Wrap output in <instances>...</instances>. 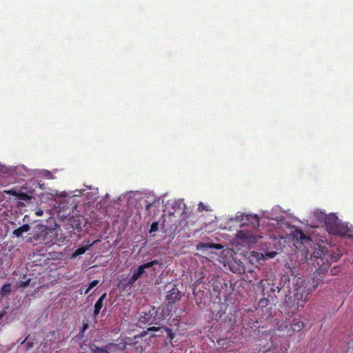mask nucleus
<instances>
[{
    "label": "nucleus",
    "mask_w": 353,
    "mask_h": 353,
    "mask_svg": "<svg viewBox=\"0 0 353 353\" xmlns=\"http://www.w3.org/2000/svg\"><path fill=\"white\" fill-rule=\"evenodd\" d=\"M314 288V281L311 282L301 277H294L293 288L289 290V292H293L294 295L285 299L287 312L294 314L299 307H303L308 300L309 294Z\"/></svg>",
    "instance_id": "1"
},
{
    "label": "nucleus",
    "mask_w": 353,
    "mask_h": 353,
    "mask_svg": "<svg viewBox=\"0 0 353 353\" xmlns=\"http://www.w3.org/2000/svg\"><path fill=\"white\" fill-rule=\"evenodd\" d=\"M341 256L339 252L330 250L327 247L321 245L315 248L313 252L314 263L322 270L327 269L332 263L337 261Z\"/></svg>",
    "instance_id": "2"
},
{
    "label": "nucleus",
    "mask_w": 353,
    "mask_h": 353,
    "mask_svg": "<svg viewBox=\"0 0 353 353\" xmlns=\"http://www.w3.org/2000/svg\"><path fill=\"white\" fill-rule=\"evenodd\" d=\"M319 219H324V223L326 230L331 234L337 236H345L350 231L348 226L342 223L338 216L333 213L325 215L321 212L317 214Z\"/></svg>",
    "instance_id": "3"
},
{
    "label": "nucleus",
    "mask_w": 353,
    "mask_h": 353,
    "mask_svg": "<svg viewBox=\"0 0 353 353\" xmlns=\"http://www.w3.org/2000/svg\"><path fill=\"white\" fill-rule=\"evenodd\" d=\"M278 330L287 336H292L295 332L301 331L304 327V323L298 319H294L290 323L287 322H281L280 324L277 323Z\"/></svg>",
    "instance_id": "4"
},
{
    "label": "nucleus",
    "mask_w": 353,
    "mask_h": 353,
    "mask_svg": "<svg viewBox=\"0 0 353 353\" xmlns=\"http://www.w3.org/2000/svg\"><path fill=\"white\" fill-rule=\"evenodd\" d=\"M50 230L48 229L46 226L42 224H38L32 232L30 234L32 235L29 237L28 241L30 243L39 242V243H48V241H46L47 235L49 234Z\"/></svg>",
    "instance_id": "5"
},
{
    "label": "nucleus",
    "mask_w": 353,
    "mask_h": 353,
    "mask_svg": "<svg viewBox=\"0 0 353 353\" xmlns=\"http://www.w3.org/2000/svg\"><path fill=\"white\" fill-rule=\"evenodd\" d=\"M236 237L242 240L243 243L248 246H252L255 244L259 239H261V236L255 235L252 232L247 230H241L237 232Z\"/></svg>",
    "instance_id": "6"
},
{
    "label": "nucleus",
    "mask_w": 353,
    "mask_h": 353,
    "mask_svg": "<svg viewBox=\"0 0 353 353\" xmlns=\"http://www.w3.org/2000/svg\"><path fill=\"white\" fill-rule=\"evenodd\" d=\"M159 264V261L157 259L141 264L137 269H134L132 271V275L131 276L136 282L139 279L141 278L144 274L146 273L145 269L152 268L154 265Z\"/></svg>",
    "instance_id": "7"
},
{
    "label": "nucleus",
    "mask_w": 353,
    "mask_h": 353,
    "mask_svg": "<svg viewBox=\"0 0 353 353\" xmlns=\"http://www.w3.org/2000/svg\"><path fill=\"white\" fill-rule=\"evenodd\" d=\"M118 349V345L114 343H108L103 347H99L95 344L90 345V353H111L115 352Z\"/></svg>",
    "instance_id": "8"
},
{
    "label": "nucleus",
    "mask_w": 353,
    "mask_h": 353,
    "mask_svg": "<svg viewBox=\"0 0 353 353\" xmlns=\"http://www.w3.org/2000/svg\"><path fill=\"white\" fill-rule=\"evenodd\" d=\"M181 299V292L175 286L167 292L166 300L168 304H175Z\"/></svg>",
    "instance_id": "9"
},
{
    "label": "nucleus",
    "mask_w": 353,
    "mask_h": 353,
    "mask_svg": "<svg viewBox=\"0 0 353 353\" xmlns=\"http://www.w3.org/2000/svg\"><path fill=\"white\" fill-rule=\"evenodd\" d=\"M294 236L297 239L296 247L301 249V246L298 247L297 244H302L305 248L307 245H311L312 239L310 236H306L302 231L299 230L295 233Z\"/></svg>",
    "instance_id": "10"
},
{
    "label": "nucleus",
    "mask_w": 353,
    "mask_h": 353,
    "mask_svg": "<svg viewBox=\"0 0 353 353\" xmlns=\"http://www.w3.org/2000/svg\"><path fill=\"white\" fill-rule=\"evenodd\" d=\"M134 280L132 276L125 277L119 280L117 286L121 291H125L128 289L131 288L134 285Z\"/></svg>",
    "instance_id": "11"
},
{
    "label": "nucleus",
    "mask_w": 353,
    "mask_h": 353,
    "mask_svg": "<svg viewBox=\"0 0 353 353\" xmlns=\"http://www.w3.org/2000/svg\"><path fill=\"white\" fill-rule=\"evenodd\" d=\"M154 307H150L142 311L140 314L139 321L142 323L149 322L154 313Z\"/></svg>",
    "instance_id": "12"
},
{
    "label": "nucleus",
    "mask_w": 353,
    "mask_h": 353,
    "mask_svg": "<svg viewBox=\"0 0 353 353\" xmlns=\"http://www.w3.org/2000/svg\"><path fill=\"white\" fill-rule=\"evenodd\" d=\"M106 293H103L95 303L93 312V316L94 318H97L99 314L100 311L103 306V301L106 298Z\"/></svg>",
    "instance_id": "13"
},
{
    "label": "nucleus",
    "mask_w": 353,
    "mask_h": 353,
    "mask_svg": "<svg viewBox=\"0 0 353 353\" xmlns=\"http://www.w3.org/2000/svg\"><path fill=\"white\" fill-rule=\"evenodd\" d=\"M218 345L224 350L231 352L230 347L233 346L234 342L228 339H220L217 341Z\"/></svg>",
    "instance_id": "14"
},
{
    "label": "nucleus",
    "mask_w": 353,
    "mask_h": 353,
    "mask_svg": "<svg viewBox=\"0 0 353 353\" xmlns=\"http://www.w3.org/2000/svg\"><path fill=\"white\" fill-rule=\"evenodd\" d=\"M222 246L220 244L214 243H200L197 245V250H208L210 248H214L216 250L221 249Z\"/></svg>",
    "instance_id": "15"
},
{
    "label": "nucleus",
    "mask_w": 353,
    "mask_h": 353,
    "mask_svg": "<svg viewBox=\"0 0 353 353\" xmlns=\"http://www.w3.org/2000/svg\"><path fill=\"white\" fill-rule=\"evenodd\" d=\"M96 241L92 242L86 247H79L71 255V259H75L79 255L84 254L87 250H90Z\"/></svg>",
    "instance_id": "16"
},
{
    "label": "nucleus",
    "mask_w": 353,
    "mask_h": 353,
    "mask_svg": "<svg viewBox=\"0 0 353 353\" xmlns=\"http://www.w3.org/2000/svg\"><path fill=\"white\" fill-rule=\"evenodd\" d=\"M30 230V226L28 224H24L19 228L15 229L12 234L14 236L17 237H20L22 236V234L25 232H28Z\"/></svg>",
    "instance_id": "17"
},
{
    "label": "nucleus",
    "mask_w": 353,
    "mask_h": 353,
    "mask_svg": "<svg viewBox=\"0 0 353 353\" xmlns=\"http://www.w3.org/2000/svg\"><path fill=\"white\" fill-rule=\"evenodd\" d=\"M247 219L248 221H250L251 224L253 225L254 228H256V226L259 225V216L255 215H247Z\"/></svg>",
    "instance_id": "18"
},
{
    "label": "nucleus",
    "mask_w": 353,
    "mask_h": 353,
    "mask_svg": "<svg viewBox=\"0 0 353 353\" xmlns=\"http://www.w3.org/2000/svg\"><path fill=\"white\" fill-rule=\"evenodd\" d=\"M11 292V285L10 283L4 284L0 290V294L1 296H5L9 294Z\"/></svg>",
    "instance_id": "19"
},
{
    "label": "nucleus",
    "mask_w": 353,
    "mask_h": 353,
    "mask_svg": "<svg viewBox=\"0 0 353 353\" xmlns=\"http://www.w3.org/2000/svg\"><path fill=\"white\" fill-rule=\"evenodd\" d=\"M163 329L166 332L170 343H172L175 337V334L171 328L163 326Z\"/></svg>",
    "instance_id": "20"
},
{
    "label": "nucleus",
    "mask_w": 353,
    "mask_h": 353,
    "mask_svg": "<svg viewBox=\"0 0 353 353\" xmlns=\"http://www.w3.org/2000/svg\"><path fill=\"white\" fill-rule=\"evenodd\" d=\"M161 329H163V326L162 327H150L148 328L147 331H143L141 334V335L142 336H145L146 333L148 332H157V331H159L161 330Z\"/></svg>",
    "instance_id": "21"
},
{
    "label": "nucleus",
    "mask_w": 353,
    "mask_h": 353,
    "mask_svg": "<svg viewBox=\"0 0 353 353\" xmlns=\"http://www.w3.org/2000/svg\"><path fill=\"white\" fill-rule=\"evenodd\" d=\"M270 283H268L266 281H264V280H261L259 282V286H261V288H263V294H265V288H268V287H270Z\"/></svg>",
    "instance_id": "22"
},
{
    "label": "nucleus",
    "mask_w": 353,
    "mask_h": 353,
    "mask_svg": "<svg viewBox=\"0 0 353 353\" xmlns=\"http://www.w3.org/2000/svg\"><path fill=\"white\" fill-rule=\"evenodd\" d=\"M159 229V223L158 222H153L152 224H151V226H150V232L152 233V232H155L158 230Z\"/></svg>",
    "instance_id": "23"
},
{
    "label": "nucleus",
    "mask_w": 353,
    "mask_h": 353,
    "mask_svg": "<svg viewBox=\"0 0 353 353\" xmlns=\"http://www.w3.org/2000/svg\"><path fill=\"white\" fill-rule=\"evenodd\" d=\"M99 284L98 280H94L89 284L88 290H91Z\"/></svg>",
    "instance_id": "24"
},
{
    "label": "nucleus",
    "mask_w": 353,
    "mask_h": 353,
    "mask_svg": "<svg viewBox=\"0 0 353 353\" xmlns=\"http://www.w3.org/2000/svg\"><path fill=\"white\" fill-rule=\"evenodd\" d=\"M198 209L199 211H203V210H205V211H208V206H205L203 203H200L199 204V207H198Z\"/></svg>",
    "instance_id": "25"
},
{
    "label": "nucleus",
    "mask_w": 353,
    "mask_h": 353,
    "mask_svg": "<svg viewBox=\"0 0 353 353\" xmlns=\"http://www.w3.org/2000/svg\"><path fill=\"white\" fill-rule=\"evenodd\" d=\"M268 299H262L260 300L259 301V305L261 306V307H265L267 306L268 305Z\"/></svg>",
    "instance_id": "26"
},
{
    "label": "nucleus",
    "mask_w": 353,
    "mask_h": 353,
    "mask_svg": "<svg viewBox=\"0 0 353 353\" xmlns=\"http://www.w3.org/2000/svg\"><path fill=\"white\" fill-rule=\"evenodd\" d=\"M30 279H28L25 281H22L19 283V287L26 288L29 285Z\"/></svg>",
    "instance_id": "27"
},
{
    "label": "nucleus",
    "mask_w": 353,
    "mask_h": 353,
    "mask_svg": "<svg viewBox=\"0 0 353 353\" xmlns=\"http://www.w3.org/2000/svg\"><path fill=\"white\" fill-rule=\"evenodd\" d=\"M265 353H283V351L281 350L275 348V350H269L266 351Z\"/></svg>",
    "instance_id": "28"
},
{
    "label": "nucleus",
    "mask_w": 353,
    "mask_h": 353,
    "mask_svg": "<svg viewBox=\"0 0 353 353\" xmlns=\"http://www.w3.org/2000/svg\"><path fill=\"white\" fill-rule=\"evenodd\" d=\"M153 205V203L148 202L145 204V210L149 212L152 206Z\"/></svg>",
    "instance_id": "29"
},
{
    "label": "nucleus",
    "mask_w": 353,
    "mask_h": 353,
    "mask_svg": "<svg viewBox=\"0 0 353 353\" xmlns=\"http://www.w3.org/2000/svg\"><path fill=\"white\" fill-rule=\"evenodd\" d=\"M265 254L269 258H274L276 256V252H268Z\"/></svg>",
    "instance_id": "30"
},
{
    "label": "nucleus",
    "mask_w": 353,
    "mask_h": 353,
    "mask_svg": "<svg viewBox=\"0 0 353 353\" xmlns=\"http://www.w3.org/2000/svg\"><path fill=\"white\" fill-rule=\"evenodd\" d=\"M33 346H34L33 342L28 341L26 343V348H27V350H30V349L32 348Z\"/></svg>",
    "instance_id": "31"
},
{
    "label": "nucleus",
    "mask_w": 353,
    "mask_h": 353,
    "mask_svg": "<svg viewBox=\"0 0 353 353\" xmlns=\"http://www.w3.org/2000/svg\"><path fill=\"white\" fill-rule=\"evenodd\" d=\"M88 328V323H83V326H82V328L81 330V332H84V331Z\"/></svg>",
    "instance_id": "32"
},
{
    "label": "nucleus",
    "mask_w": 353,
    "mask_h": 353,
    "mask_svg": "<svg viewBox=\"0 0 353 353\" xmlns=\"http://www.w3.org/2000/svg\"><path fill=\"white\" fill-rule=\"evenodd\" d=\"M35 214L37 216H42L43 214V212L42 210L38 209L36 210Z\"/></svg>",
    "instance_id": "33"
},
{
    "label": "nucleus",
    "mask_w": 353,
    "mask_h": 353,
    "mask_svg": "<svg viewBox=\"0 0 353 353\" xmlns=\"http://www.w3.org/2000/svg\"><path fill=\"white\" fill-rule=\"evenodd\" d=\"M6 192L8 194H11V195H13V196H15L17 194L15 190H8V191H6Z\"/></svg>",
    "instance_id": "34"
},
{
    "label": "nucleus",
    "mask_w": 353,
    "mask_h": 353,
    "mask_svg": "<svg viewBox=\"0 0 353 353\" xmlns=\"http://www.w3.org/2000/svg\"><path fill=\"white\" fill-rule=\"evenodd\" d=\"M337 271V268L334 267L331 270L332 274H336Z\"/></svg>",
    "instance_id": "35"
},
{
    "label": "nucleus",
    "mask_w": 353,
    "mask_h": 353,
    "mask_svg": "<svg viewBox=\"0 0 353 353\" xmlns=\"http://www.w3.org/2000/svg\"><path fill=\"white\" fill-rule=\"evenodd\" d=\"M4 315H5V312H0V320L3 317Z\"/></svg>",
    "instance_id": "36"
},
{
    "label": "nucleus",
    "mask_w": 353,
    "mask_h": 353,
    "mask_svg": "<svg viewBox=\"0 0 353 353\" xmlns=\"http://www.w3.org/2000/svg\"><path fill=\"white\" fill-rule=\"evenodd\" d=\"M90 290H88V287L85 289V290L84 291V294H87L89 292H90Z\"/></svg>",
    "instance_id": "37"
},
{
    "label": "nucleus",
    "mask_w": 353,
    "mask_h": 353,
    "mask_svg": "<svg viewBox=\"0 0 353 353\" xmlns=\"http://www.w3.org/2000/svg\"><path fill=\"white\" fill-rule=\"evenodd\" d=\"M129 340L130 341V342H128V341H126V342H125V343H126V344H130V343H131V340H130V339H129Z\"/></svg>",
    "instance_id": "38"
}]
</instances>
